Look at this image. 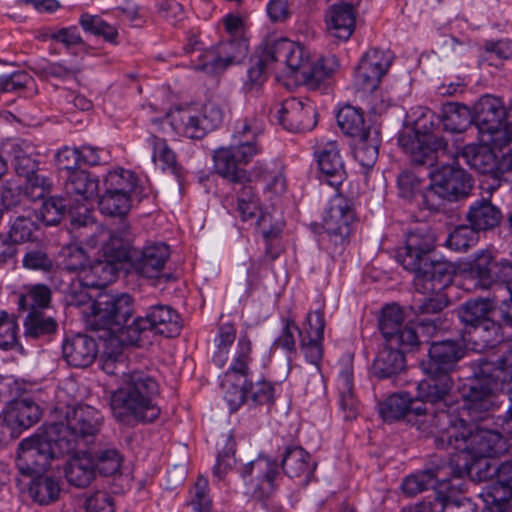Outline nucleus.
Returning <instances> with one entry per match:
<instances>
[{"instance_id": "nucleus-30", "label": "nucleus", "mask_w": 512, "mask_h": 512, "mask_svg": "<svg viewBox=\"0 0 512 512\" xmlns=\"http://www.w3.org/2000/svg\"><path fill=\"white\" fill-rule=\"evenodd\" d=\"M64 189L77 202L88 201L98 195L99 180L90 173L79 169L65 176Z\"/></svg>"}, {"instance_id": "nucleus-50", "label": "nucleus", "mask_w": 512, "mask_h": 512, "mask_svg": "<svg viewBox=\"0 0 512 512\" xmlns=\"http://www.w3.org/2000/svg\"><path fill=\"white\" fill-rule=\"evenodd\" d=\"M95 469L104 476H110L120 471L123 457L115 448H106L97 452Z\"/></svg>"}, {"instance_id": "nucleus-49", "label": "nucleus", "mask_w": 512, "mask_h": 512, "mask_svg": "<svg viewBox=\"0 0 512 512\" xmlns=\"http://www.w3.org/2000/svg\"><path fill=\"white\" fill-rule=\"evenodd\" d=\"M62 264L69 272H86L88 256L84 249L77 244H68L61 250Z\"/></svg>"}, {"instance_id": "nucleus-17", "label": "nucleus", "mask_w": 512, "mask_h": 512, "mask_svg": "<svg viewBox=\"0 0 512 512\" xmlns=\"http://www.w3.org/2000/svg\"><path fill=\"white\" fill-rule=\"evenodd\" d=\"M102 250L103 258L88 265L85 272L84 280L88 287L101 288L115 281L122 263L130 260L122 246H103Z\"/></svg>"}, {"instance_id": "nucleus-42", "label": "nucleus", "mask_w": 512, "mask_h": 512, "mask_svg": "<svg viewBox=\"0 0 512 512\" xmlns=\"http://www.w3.org/2000/svg\"><path fill=\"white\" fill-rule=\"evenodd\" d=\"M468 392L463 393L464 408L470 414L488 411L495 403V394L490 386H467Z\"/></svg>"}, {"instance_id": "nucleus-60", "label": "nucleus", "mask_w": 512, "mask_h": 512, "mask_svg": "<svg viewBox=\"0 0 512 512\" xmlns=\"http://www.w3.org/2000/svg\"><path fill=\"white\" fill-rule=\"evenodd\" d=\"M81 162V154L79 149L64 147L56 154V164L60 173H65L66 176L72 171H78Z\"/></svg>"}, {"instance_id": "nucleus-22", "label": "nucleus", "mask_w": 512, "mask_h": 512, "mask_svg": "<svg viewBox=\"0 0 512 512\" xmlns=\"http://www.w3.org/2000/svg\"><path fill=\"white\" fill-rule=\"evenodd\" d=\"M465 220L477 233L489 232L500 225L502 212L490 199L481 198L469 206Z\"/></svg>"}, {"instance_id": "nucleus-56", "label": "nucleus", "mask_w": 512, "mask_h": 512, "mask_svg": "<svg viewBox=\"0 0 512 512\" xmlns=\"http://www.w3.org/2000/svg\"><path fill=\"white\" fill-rule=\"evenodd\" d=\"M108 232V242L104 246L124 247L127 252V258L132 259L130 244L132 241V233L129 223L124 217H120L119 225L111 232Z\"/></svg>"}, {"instance_id": "nucleus-40", "label": "nucleus", "mask_w": 512, "mask_h": 512, "mask_svg": "<svg viewBox=\"0 0 512 512\" xmlns=\"http://www.w3.org/2000/svg\"><path fill=\"white\" fill-rule=\"evenodd\" d=\"M354 145V157L363 166L372 167L378 158L380 145L379 133L376 129L366 131L364 135L356 137Z\"/></svg>"}, {"instance_id": "nucleus-57", "label": "nucleus", "mask_w": 512, "mask_h": 512, "mask_svg": "<svg viewBox=\"0 0 512 512\" xmlns=\"http://www.w3.org/2000/svg\"><path fill=\"white\" fill-rule=\"evenodd\" d=\"M67 205L62 198L50 197L40 209L42 220L46 225H57L65 215Z\"/></svg>"}, {"instance_id": "nucleus-16", "label": "nucleus", "mask_w": 512, "mask_h": 512, "mask_svg": "<svg viewBox=\"0 0 512 512\" xmlns=\"http://www.w3.org/2000/svg\"><path fill=\"white\" fill-rule=\"evenodd\" d=\"M278 123L290 132H306L314 129L318 123L317 107L312 102L290 97L277 109Z\"/></svg>"}, {"instance_id": "nucleus-19", "label": "nucleus", "mask_w": 512, "mask_h": 512, "mask_svg": "<svg viewBox=\"0 0 512 512\" xmlns=\"http://www.w3.org/2000/svg\"><path fill=\"white\" fill-rule=\"evenodd\" d=\"M464 379L480 384L512 383V345L508 347L498 364L480 359L467 367Z\"/></svg>"}, {"instance_id": "nucleus-52", "label": "nucleus", "mask_w": 512, "mask_h": 512, "mask_svg": "<svg viewBox=\"0 0 512 512\" xmlns=\"http://www.w3.org/2000/svg\"><path fill=\"white\" fill-rule=\"evenodd\" d=\"M479 496L483 500L484 504H510L512 488L509 487V484L506 485V483L497 476L495 481L483 488Z\"/></svg>"}, {"instance_id": "nucleus-37", "label": "nucleus", "mask_w": 512, "mask_h": 512, "mask_svg": "<svg viewBox=\"0 0 512 512\" xmlns=\"http://www.w3.org/2000/svg\"><path fill=\"white\" fill-rule=\"evenodd\" d=\"M494 309L495 304L492 300L479 298L463 303L457 313L463 324L475 328L487 320Z\"/></svg>"}, {"instance_id": "nucleus-34", "label": "nucleus", "mask_w": 512, "mask_h": 512, "mask_svg": "<svg viewBox=\"0 0 512 512\" xmlns=\"http://www.w3.org/2000/svg\"><path fill=\"white\" fill-rule=\"evenodd\" d=\"M472 169L482 174H493L496 182L497 156L487 145H468L460 155Z\"/></svg>"}, {"instance_id": "nucleus-45", "label": "nucleus", "mask_w": 512, "mask_h": 512, "mask_svg": "<svg viewBox=\"0 0 512 512\" xmlns=\"http://www.w3.org/2000/svg\"><path fill=\"white\" fill-rule=\"evenodd\" d=\"M98 206L101 213L105 215L125 217L131 209V197L105 190L98 200Z\"/></svg>"}, {"instance_id": "nucleus-10", "label": "nucleus", "mask_w": 512, "mask_h": 512, "mask_svg": "<svg viewBox=\"0 0 512 512\" xmlns=\"http://www.w3.org/2000/svg\"><path fill=\"white\" fill-rule=\"evenodd\" d=\"M429 359L422 361L420 367L431 380L447 384L454 382L451 373L457 362L464 356V349L457 340H443L430 345Z\"/></svg>"}, {"instance_id": "nucleus-32", "label": "nucleus", "mask_w": 512, "mask_h": 512, "mask_svg": "<svg viewBox=\"0 0 512 512\" xmlns=\"http://www.w3.org/2000/svg\"><path fill=\"white\" fill-rule=\"evenodd\" d=\"M301 335V349L306 359L317 368L320 365V311L309 312Z\"/></svg>"}, {"instance_id": "nucleus-7", "label": "nucleus", "mask_w": 512, "mask_h": 512, "mask_svg": "<svg viewBox=\"0 0 512 512\" xmlns=\"http://www.w3.org/2000/svg\"><path fill=\"white\" fill-rule=\"evenodd\" d=\"M148 386H120L110 396V408L115 420L125 426L154 422L161 409L149 395Z\"/></svg>"}, {"instance_id": "nucleus-3", "label": "nucleus", "mask_w": 512, "mask_h": 512, "mask_svg": "<svg viewBox=\"0 0 512 512\" xmlns=\"http://www.w3.org/2000/svg\"><path fill=\"white\" fill-rule=\"evenodd\" d=\"M436 241L431 227L419 226L406 234L405 246L397 252V261L404 269L414 273V287L422 294L439 293L453 282L454 265L432 258Z\"/></svg>"}, {"instance_id": "nucleus-59", "label": "nucleus", "mask_w": 512, "mask_h": 512, "mask_svg": "<svg viewBox=\"0 0 512 512\" xmlns=\"http://www.w3.org/2000/svg\"><path fill=\"white\" fill-rule=\"evenodd\" d=\"M254 173L256 177L266 181L265 191L273 195H282L286 191V178L281 171L271 173L257 166Z\"/></svg>"}, {"instance_id": "nucleus-14", "label": "nucleus", "mask_w": 512, "mask_h": 512, "mask_svg": "<svg viewBox=\"0 0 512 512\" xmlns=\"http://www.w3.org/2000/svg\"><path fill=\"white\" fill-rule=\"evenodd\" d=\"M400 147L410 155L414 166L432 167L436 153L447 149V141L433 133L401 134L398 139Z\"/></svg>"}, {"instance_id": "nucleus-33", "label": "nucleus", "mask_w": 512, "mask_h": 512, "mask_svg": "<svg viewBox=\"0 0 512 512\" xmlns=\"http://www.w3.org/2000/svg\"><path fill=\"white\" fill-rule=\"evenodd\" d=\"M402 350L385 345L372 364V374L378 380L389 379L404 369L405 356Z\"/></svg>"}, {"instance_id": "nucleus-26", "label": "nucleus", "mask_w": 512, "mask_h": 512, "mask_svg": "<svg viewBox=\"0 0 512 512\" xmlns=\"http://www.w3.org/2000/svg\"><path fill=\"white\" fill-rule=\"evenodd\" d=\"M256 473V478L261 482L254 491L258 498L269 496L274 489V481L280 475L278 462L268 456L260 455L257 459L246 464L243 476Z\"/></svg>"}, {"instance_id": "nucleus-28", "label": "nucleus", "mask_w": 512, "mask_h": 512, "mask_svg": "<svg viewBox=\"0 0 512 512\" xmlns=\"http://www.w3.org/2000/svg\"><path fill=\"white\" fill-rule=\"evenodd\" d=\"M2 395L4 400L0 402H7L10 405L6 416L9 423L20 429H28L39 421L41 410L35 402L27 398L14 400L6 391H2Z\"/></svg>"}, {"instance_id": "nucleus-41", "label": "nucleus", "mask_w": 512, "mask_h": 512, "mask_svg": "<svg viewBox=\"0 0 512 512\" xmlns=\"http://www.w3.org/2000/svg\"><path fill=\"white\" fill-rule=\"evenodd\" d=\"M498 259L490 250H481L475 255L470 265V272L477 279L480 287L488 289L493 286L492 271H494Z\"/></svg>"}, {"instance_id": "nucleus-53", "label": "nucleus", "mask_w": 512, "mask_h": 512, "mask_svg": "<svg viewBox=\"0 0 512 512\" xmlns=\"http://www.w3.org/2000/svg\"><path fill=\"white\" fill-rule=\"evenodd\" d=\"M236 451V442L234 436L228 433L225 436V445L219 451L216 463L213 467V473L221 479L224 474L235 464L234 454Z\"/></svg>"}, {"instance_id": "nucleus-13", "label": "nucleus", "mask_w": 512, "mask_h": 512, "mask_svg": "<svg viewBox=\"0 0 512 512\" xmlns=\"http://www.w3.org/2000/svg\"><path fill=\"white\" fill-rule=\"evenodd\" d=\"M249 44L244 37L220 41L202 55L203 63L196 69L211 73L222 72L229 66L241 63L248 55Z\"/></svg>"}, {"instance_id": "nucleus-20", "label": "nucleus", "mask_w": 512, "mask_h": 512, "mask_svg": "<svg viewBox=\"0 0 512 512\" xmlns=\"http://www.w3.org/2000/svg\"><path fill=\"white\" fill-rule=\"evenodd\" d=\"M170 255L169 247L164 243H153L143 248L140 258L134 262L136 272L150 279L165 282L171 278L170 274H162V270Z\"/></svg>"}, {"instance_id": "nucleus-62", "label": "nucleus", "mask_w": 512, "mask_h": 512, "mask_svg": "<svg viewBox=\"0 0 512 512\" xmlns=\"http://www.w3.org/2000/svg\"><path fill=\"white\" fill-rule=\"evenodd\" d=\"M422 205L425 209L433 212H438L444 207V201L447 200L444 193H442L436 186V182L431 177L430 185L420 194Z\"/></svg>"}, {"instance_id": "nucleus-21", "label": "nucleus", "mask_w": 512, "mask_h": 512, "mask_svg": "<svg viewBox=\"0 0 512 512\" xmlns=\"http://www.w3.org/2000/svg\"><path fill=\"white\" fill-rule=\"evenodd\" d=\"M346 178L344 163L337 141H327L322 147V188L340 190Z\"/></svg>"}, {"instance_id": "nucleus-29", "label": "nucleus", "mask_w": 512, "mask_h": 512, "mask_svg": "<svg viewBox=\"0 0 512 512\" xmlns=\"http://www.w3.org/2000/svg\"><path fill=\"white\" fill-rule=\"evenodd\" d=\"M214 169L218 175L233 184L250 182V174L240 168V163L235 157L231 147H220L213 153Z\"/></svg>"}, {"instance_id": "nucleus-6", "label": "nucleus", "mask_w": 512, "mask_h": 512, "mask_svg": "<svg viewBox=\"0 0 512 512\" xmlns=\"http://www.w3.org/2000/svg\"><path fill=\"white\" fill-rule=\"evenodd\" d=\"M133 315V298L127 294H100L91 304V313L86 317V325L91 331H104V338L116 339L121 345L129 346L126 336L134 327L127 322Z\"/></svg>"}, {"instance_id": "nucleus-39", "label": "nucleus", "mask_w": 512, "mask_h": 512, "mask_svg": "<svg viewBox=\"0 0 512 512\" xmlns=\"http://www.w3.org/2000/svg\"><path fill=\"white\" fill-rule=\"evenodd\" d=\"M51 289L44 284L26 286L18 297V308L22 311H44L51 302Z\"/></svg>"}, {"instance_id": "nucleus-61", "label": "nucleus", "mask_w": 512, "mask_h": 512, "mask_svg": "<svg viewBox=\"0 0 512 512\" xmlns=\"http://www.w3.org/2000/svg\"><path fill=\"white\" fill-rule=\"evenodd\" d=\"M191 505L194 512H210L212 501L208 494V480L199 476L195 485Z\"/></svg>"}, {"instance_id": "nucleus-64", "label": "nucleus", "mask_w": 512, "mask_h": 512, "mask_svg": "<svg viewBox=\"0 0 512 512\" xmlns=\"http://www.w3.org/2000/svg\"><path fill=\"white\" fill-rule=\"evenodd\" d=\"M86 512H114L113 498L109 493L97 491L86 499Z\"/></svg>"}, {"instance_id": "nucleus-24", "label": "nucleus", "mask_w": 512, "mask_h": 512, "mask_svg": "<svg viewBox=\"0 0 512 512\" xmlns=\"http://www.w3.org/2000/svg\"><path fill=\"white\" fill-rule=\"evenodd\" d=\"M355 12L351 4L338 3L326 12L325 22L328 33L340 40L347 41L355 30Z\"/></svg>"}, {"instance_id": "nucleus-54", "label": "nucleus", "mask_w": 512, "mask_h": 512, "mask_svg": "<svg viewBox=\"0 0 512 512\" xmlns=\"http://www.w3.org/2000/svg\"><path fill=\"white\" fill-rule=\"evenodd\" d=\"M18 323L15 318L0 310V349L11 350L18 345Z\"/></svg>"}, {"instance_id": "nucleus-44", "label": "nucleus", "mask_w": 512, "mask_h": 512, "mask_svg": "<svg viewBox=\"0 0 512 512\" xmlns=\"http://www.w3.org/2000/svg\"><path fill=\"white\" fill-rule=\"evenodd\" d=\"M383 338L385 345L403 352L413 351L420 346L418 333L411 323H403L395 329L391 336H383Z\"/></svg>"}, {"instance_id": "nucleus-51", "label": "nucleus", "mask_w": 512, "mask_h": 512, "mask_svg": "<svg viewBox=\"0 0 512 512\" xmlns=\"http://www.w3.org/2000/svg\"><path fill=\"white\" fill-rule=\"evenodd\" d=\"M404 322L403 310L397 304L386 305L378 319V327L382 336H391L395 329Z\"/></svg>"}, {"instance_id": "nucleus-48", "label": "nucleus", "mask_w": 512, "mask_h": 512, "mask_svg": "<svg viewBox=\"0 0 512 512\" xmlns=\"http://www.w3.org/2000/svg\"><path fill=\"white\" fill-rule=\"evenodd\" d=\"M477 232L469 225H459L448 235L446 245L454 251H467L478 241Z\"/></svg>"}, {"instance_id": "nucleus-4", "label": "nucleus", "mask_w": 512, "mask_h": 512, "mask_svg": "<svg viewBox=\"0 0 512 512\" xmlns=\"http://www.w3.org/2000/svg\"><path fill=\"white\" fill-rule=\"evenodd\" d=\"M277 64L284 65L309 91L320 87L318 62H311L305 48L286 38L268 42L264 49L251 59L248 79L244 83L246 92L257 90L267 79L269 71Z\"/></svg>"}, {"instance_id": "nucleus-1", "label": "nucleus", "mask_w": 512, "mask_h": 512, "mask_svg": "<svg viewBox=\"0 0 512 512\" xmlns=\"http://www.w3.org/2000/svg\"><path fill=\"white\" fill-rule=\"evenodd\" d=\"M67 387L58 386L56 391V409H66L65 421L46 425L41 433L22 440L18 447L17 467L21 474L33 477L29 494L41 505L55 501L60 492L57 481L42 476L50 468L51 461L86 446L89 439L98 433L103 421L94 407L74 406L66 402Z\"/></svg>"}, {"instance_id": "nucleus-47", "label": "nucleus", "mask_w": 512, "mask_h": 512, "mask_svg": "<svg viewBox=\"0 0 512 512\" xmlns=\"http://www.w3.org/2000/svg\"><path fill=\"white\" fill-rule=\"evenodd\" d=\"M37 230V224L30 215H20L10 222V228L6 234L17 246L18 243L33 241L34 232Z\"/></svg>"}, {"instance_id": "nucleus-31", "label": "nucleus", "mask_w": 512, "mask_h": 512, "mask_svg": "<svg viewBox=\"0 0 512 512\" xmlns=\"http://www.w3.org/2000/svg\"><path fill=\"white\" fill-rule=\"evenodd\" d=\"M95 475V460L87 452H79L73 455L65 468V476L68 482L76 487L88 486Z\"/></svg>"}, {"instance_id": "nucleus-27", "label": "nucleus", "mask_w": 512, "mask_h": 512, "mask_svg": "<svg viewBox=\"0 0 512 512\" xmlns=\"http://www.w3.org/2000/svg\"><path fill=\"white\" fill-rule=\"evenodd\" d=\"M251 353V340L246 334L241 335L237 342L235 356L225 373V381H237L243 382V384H253L252 372L249 368V364L252 360Z\"/></svg>"}, {"instance_id": "nucleus-12", "label": "nucleus", "mask_w": 512, "mask_h": 512, "mask_svg": "<svg viewBox=\"0 0 512 512\" xmlns=\"http://www.w3.org/2000/svg\"><path fill=\"white\" fill-rule=\"evenodd\" d=\"M329 201L322 221V228L325 230L329 241L335 246V251L341 249L348 241L352 232V224L355 220V213L349 201L340 194V190Z\"/></svg>"}, {"instance_id": "nucleus-46", "label": "nucleus", "mask_w": 512, "mask_h": 512, "mask_svg": "<svg viewBox=\"0 0 512 512\" xmlns=\"http://www.w3.org/2000/svg\"><path fill=\"white\" fill-rule=\"evenodd\" d=\"M136 184L135 174L124 169L109 172L104 181L106 190L129 196L134 191Z\"/></svg>"}, {"instance_id": "nucleus-38", "label": "nucleus", "mask_w": 512, "mask_h": 512, "mask_svg": "<svg viewBox=\"0 0 512 512\" xmlns=\"http://www.w3.org/2000/svg\"><path fill=\"white\" fill-rule=\"evenodd\" d=\"M23 325L24 336L31 339L52 335L58 328L56 320L42 310L28 312Z\"/></svg>"}, {"instance_id": "nucleus-58", "label": "nucleus", "mask_w": 512, "mask_h": 512, "mask_svg": "<svg viewBox=\"0 0 512 512\" xmlns=\"http://www.w3.org/2000/svg\"><path fill=\"white\" fill-rule=\"evenodd\" d=\"M474 333L482 339L486 347H494L504 339L501 324L490 317L475 327Z\"/></svg>"}, {"instance_id": "nucleus-11", "label": "nucleus", "mask_w": 512, "mask_h": 512, "mask_svg": "<svg viewBox=\"0 0 512 512\" xmlns=\"http://www.w3.org/2000/svg\"><path fill=\"white\" fill-rule=\"evenodd\" d=\"M504 118L505 107L500 98L485 95L474 106V124L482 136H487L484 141L494 146H505Z\"/></svg>"}, {"instance_id": "nucleus-55", "label": "nucleus", "mask_w": 512, "mask_h": 512, "mask_svg": "<svg viewBox=\"0 0 512 512\" xmlns=\"http://www.w3.org/2000/svg\"><path fill=\"white\" fill-rule=\"evenodd\" d=\"M236 338V329L232 324H223L219 328L218 333V351L213 357L214 363L222 367L227 361L228 348L232 345Z\"/></svg>"}, {"instance_id": "nucleus-43", "label": "nucleus", "mask_w": 512, "mask_h": 512, "mask_svg": "<svg viewBox=\"0 0 512 512\" xmlns=\"http://www.w3.org/2000/svg\"><path fill=\"white\" fill-rule=\"evenodd\" d=\"M337 123L345 134L352 137H359L364 135L366 131L372 130L370 127H365L363 114L349 105L338 111Z\"/></svg>"}, {"instance_id": "nucleus-35", "label": "nucleus", "mask_w": 512, "mask_h": 512, "mask_svg": "<svg viewBox=\"0 0 512 512\" xmlns=\"http://www.w3.org/2000/svg\"><path fill=\"white\" fill-rule=\"evenodd\" d=\"M171 124L177 133L190 139H202L208 133L199 111L192 109H179L172 113Z\"/></svg>"}, {"instance_id": "nucleus-63", "label": "nucleus", "mask_w": 512, "mask_h": 512, "mask_svg": "<svg viewBox=\"0 0 512 512\" xmlns=\"http://www.w3.org/2000/svg\"><path fill=\"white\" fill-rule=\"evenodd\" d=\"M23 267L29 270L50 272L53 268V260L41 250L27 252L22 260Z\"/></svg>"}, {"instance_id": "nucleus-36", "label": "nucleus", "mask_w": 512, "mask_h": 512, "mask_svg": "<svg viewBox=\"0 0 512 512\" xmlns=\"http://www.w3.org/2000/svg\"><path fill=\"white\" fill-rule=\"evenodd\" d=\"M441 120L446 131L462 133L474 123V113L464 104L449 102L442 106Z\"/></svg>"}, {"instance_id": "nucleus-18", "label": "nucleus", "mask_w": 512, "mask_h": 512, "mask_svg": "<svg viewBox=\"0 0 512 512\" xmlns=\"http://www.w3.org/2000/svg\"><path fill=\"white\" fill-rule=\"evenodd\" d=\"M430 176L449 201L466 198L473 188L471 176L456 165H442L436 171L430 172Z\"/></svg>"}, {"instance_id": "nucleus-5", "label": "nucleus", "mask_w": 512, "mask_h": 512, "mask_svg": "<svg viewBox=\"0 0 512 512\" xmlns=\"http://www.w3.org/2000/svg\"><path fill=\"white\" fill-rule=\"evenodd\" d=\"M448 387L418 386L419 399H413L406 392L393 393L379 404L380 415L386 422L406 419L418 430L436 436L439 428L434 417L449 407Z\"/></svg>"}, {"instance_id": "nucleus-2", "label": "nucleus", "mask_w": 512, "mask_h": 512, "mask_svg": "<svg viewBox=\"0 0 512 512\" xmlns=\"http://www.w3.org/2000/svg\"><path fill=\"white\" fill-rule=\"evenodd\" d=\"M437 419L439 434L435 446L455 451L450 459L455 467V477L465 475L479 481L491 475L487 458L498 457L509 450L507 440L496 431L477 429L472 431L463 419L441 410Z\"/></svg>"}, {"instance_id": "nucleus-15", "label": "nucleus", "mask_w": 512, "mask_h": 512, "mask_svg": "<svg viewBox=\"0 0 512 512\" xmlns=\"http://www.w3.org/2000/svg\"><path fill=\"white\" fill-rule=\"evenodd\" d=\"M455 477V467L453 463L442 459H432L423 470L407 476L401 485L405 495L413 497L430 488H435L437 484L444 485Z\"/></svg>"}, {"instance_id": "nucleus-23", "label": "nucleus", "mask_w": 512, "mask_h": 512, "mask_svg": "<svg viewBox=\"0 0 512 512\" xmlns=\"http://www.w3.org/2000/svg\"><path fill=\"white\" fill-rule=\"evenodd\" d=\"M282 470L291 479H303L307 484L317 468V462L312 461L310 454L300 446L286 447L282 461Z\"/></svg>"}, {"instance_id": "nucleus-25", "label": "nucleus", "mask_w": 512, "mask_h": 512, "mask_svg": "<svg viewBox=\"0 0 512 512\" xmlns=\"http://www.w3.org/2000/svg\"><path fill=\"white\" fill-rule=\"evenodd\" d=\"M62 350L67 363L79 368L88 367L94 362L97 355L96 342L84 334H77L67 339Z\"/></svg>"}, {"instance_id": "nucleus-9", "label": "nucleus", "mask_w": 512, "mask_h": 512, "mask_svg": "<svg viewBox=\"0 0 512 512\" xmlns=\"http://www.w3.org/2000/svg\"><path fill=\"white\" fill-rule=\"evenodd\" d=\"M151 330L167 338L179 335L181 330L179 314L170 306L154 305L148 309L145 317L134 319V327L128 330L129 335L126 339L129 344L141 346L142 335Z\"/></svg>"}, {"instance_id": "nucleus-8", "label": "nucleus", "mask_w": 512, "mask_h": 512, "mask_svg": "<svg viewBox=\"0 0 512 512\" xmlns=\"http://www.w3.org/2000/svg\"><path fill=\"white\" fill-rule=\"evenodd\" d=\"M392 60L393 57L389 51L372 48L362 56L355 69L354 85L359 93L366 96L373 113L380 114L388 107L383 100L378 102L372 94L377 90L382 77L390 68Z\"/></svg>"}]
</instances>
